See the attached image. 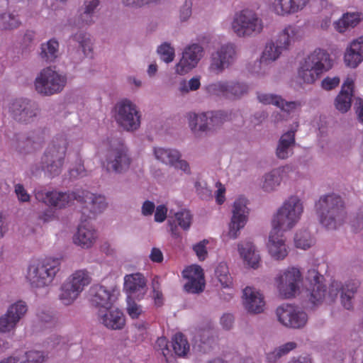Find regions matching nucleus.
<instances>
[{
    "mask_svg": "<svg viewBox=\"0 0 363 363\" xmlns=\"http://www.w3.org/2000/svg\"><path fill=\"white\" fill-rule=\"evenodd\" d=\"M99 5V0H86L84 11L80 15V21L84 25H90L94 22L93 13Z\"/></svg>",
    "mask_w": 363,
    "mask_h": 363,
    "instance_id": "c03bdc74",
    "label": "nucleus"
},
{
    "mask_svg": "<svg viewBox=\"0 0 363 363\" xmlns=\"http://www.w3.org/2000/svg\"><path fill=\"white\" fill-rule=\"evenodd\" d=\"M265 246L268 255L275 261L285 259L290 252V247L283 233L273 229L269 233Z\"/></svg>",
    "mask_w": 363,
    "mask_h": 363,
    "instance_id": "4468645a",
    "label": "nucleus"
},
{
    "mask_svg": "<svg viewBox=\"0 0 363 363\" xmlns=\"http://www.w3.org/2000/svg\"><path fill=\"white\" fill-rule=\"evenodd\" d=\"M242 301L245 310L250 314H260L266 308L263 294L255 287L247 286L243 289Z\"/></svg>",
    "mask_w": 363,
    "mask_h": 363,
    "instance_id": "aec40b11",
    "label": "nucleus"
},
{
    "mask_svg": "<svg viewBox=\"0 0 363 363\" xmlns=\"http://www.w3.org/2000/svg\"><path fill=\"white\" fill-rule=\"evenodd\" d=\"M257 99L263 104L274 105L288 113L294 111L301 106L299 101H288L279 95L270 93H258Z\"/></svg>",
    "mask_w": 363,
    "mask_h": 363,
    "instance_id": "c85d7f7f",
    "label": "nucleus"
},
{
    "mask_svg": "<svg viewBox=\"0 0 363 363\" xmlns=\"http://www.w3.org/2000/svg\"><path fill=\"white\" fill-rule=\"evenodd\" d=\"M44 352L38 350H30L26 352L24 358L20 359L21 363H43L46 359Z\"/></svg>",
    "mask_w": 363,
    "mask_h": 363,
    "instance_id": "4d7b16f0",
    "label": "nucleus"
},
{
    "mask_svg": "<svg viewBox=\"0 0 363 363\" xmlns=\"http://www.w3.org/2000/svg\"><path fill=\"white\" fill-rule=\"evenodd\" d=\"M284 50L276 41H269L266 43L259 61L255 62V67L251 72L257 76H264L267 74L266 67L277 60Z\"/></svg>",
    "mask_w": 363,
    "mask_h": 363,
    "instance_id": "f3484780",
    "label": "nucleus"
},
{
    "mask_svg": "<svg viewBox=\"0 0 363 363\" xmlns=\"http://www.w3.org/2000/svg\"><path fill=\"white\" fill-rule=\"evenodd\" d=\"M72 287L82 293L84 288L91 282L90 273L86 269H78L74 271L65 281Z\"/></svg>",
    "mask_w": 363,
    "mask_h": 363,
    "instance_id": "f704fd0d",
    "label": "nucleus"
},
{
    "mask_svg": "<svg viewBox=\"0 0 363 363\" xmlns=\"http://www.w3.org/2000/svg\"><path fill=\"white\" fill-rule=\"evenodd\" d=\"M175 220L184 230H188L193 221V215L187 209H182L174 213Z\"/></svg>",
    "mask_w": 363,
    "mask_h": 363,
    "instance_id": "603ef678",
    "label": "nucleus"
},
{
    "mask_svg": "<svg viewBox=\"0 0 363 363\" xmlns=\"http://www.w3.org/2000/svg\"><path fill=\"white\" fill-rule=\"evenodd\" d=\"M355 79L354 74L347 76L342 85L340 93L335 99V108L342 113L347 112L351 107Z\"/></svg>",
    "mask_w": 363,
    "mask_h": 363,
    "instance_id": "cd10ccee",
    "label": "nucleus"
},
{
    "mask_svg": "<svg viewBox=\"0 0 363 363\" xmlns=\"http://www.w3.org/2000/svg\"><path fill=\"white\" fill-rule=\"evenodd\" d=\"M180 151L170 147H153L152 155L159 162L172 167L180 157Z\"/></svg>",
    "mask_w": 363,
    "mask_h": 363,
    "instance_id": "72a5a7b5",
    "label": "nucleus"
},
{
    "mask_svg": "<svg viewBox=\"0 0 363 363\" xmlns=\"http://www.w3.org/2000/svg\"><path fill=\"white\" fill-rule=\"evenodd\" d=\"M340 79L339 77L328 76L325 77L320 83V86L323 89L326 91H330L335 89L340 84Z\"/></svg>",
    "mask_w": 363,
    "mask_h": 363,
    "instance_id": "680f3d73",
    "label": "nucleus"
},
{
    "mask_svg": "<svg viewBox=\"0 0 363 363\" xmlns=\"http://www.w3.org/2000/svg\"><path fill=\"white\" fill-rule=\"evenodd\" d=\"M66 84L65 74L57 71L55 67H47L37 74L33 86L38 94L50 96L62 91Z\"/></svg>",
    "mask_w": 363,
    "mask_h": 363,
    "instance_id": "6e6552de",
    "label": "nucleus"
},
{
    "mask_svg": "<svg viewBox=\"0 0 363 363\" xmlns=\"http://www.w3.org/2000/svg\"><path fill=\"white\" fill-rule=\"evenodd\" d=\"M58 216L55 210L52 208L46 209L39 215V220L43 223H49L57 219Z\"/></svg>",
    "mask_w": 363,
    "mask_h": 363,
    "instance_id": "774afa93",
    "label": "nucleus"
},
{
    "mask_svg": "<svg viewBox=\"0 0 363 363\" xmlns=\"http://www.w3.org/2000/svg\"><path fill=\"white\" fill-rule=\"evenodd\" d=\"M69 174L70 176L73 178L83 177L85 175V169L81 158H77L76 164L74 167L71 168Z\"/></svg>",
    "mask_w": 363,
    "mask_h": 363,
    "instance_id": "338daca9",
    "label": "nucleus"
},
{
    "mask_svg": "<svg viewBox=\"0 0 363 363\" xmlns=\"http://www.w3.org/2000/svg\"><path fill=\"white\" fill-rule=\"evenodd\" d=\"M172 167H174L176 169L180 170L186 175H190L191 174V166L186 160L182 159V155L181 152L179 158L175 161V163H174Z\"/></svg>",
    "mask_w": 363,
    "mask_h": 363,
    "instance_id": "e2e57ef3",
    "label": "nucleus"
},
{
    "mask_svg": "<svg viewBox=\"0 0 363 363\" xmlns=\"http://www.w3.org/2000/svg\"><path fill=\"white\" fill-rule=\"evenodd\" d=\"M60 265L59 258L47 257L34 260L28 267L26 279L34 290L46 289L52 284Z\"/></svg>",
    "mask_w": 363,
    "mask_h": 363,
    "instance_id": "20e7f679",
    "label": "nucleus"
},
{
    "mask_svg": "<svg viewBox=\"0 0 363 363\" xmlns=\"http://www.w3.org/2000/svg\"><path fill=\"white\" fill-rule=\"evenodd\" d=\"M264 23L254 9L245 7L236 11L230 23V32L238 38H249L262 33Z\"/></svg>",
    "mask_w": 363,
    "mask_h": 363,
    "instance_id": "423d86ee",
    "label": "nucleus"
},
{
    "mask_svg": "<svg viewBox=\"0 0 363 363\" xmlns=\"http://www.w3.org/2000/svg\"><path fill=\"white\" fill-rule=\"evenodd\" d=\"M294 242L296 247L307 250L315 244V239L307 230L300 229L296 232Z\"/></svg>",
    "mask_w": 363,
    "mask_h": 363,
    "instance_id": "ea45409f",
    "label": "nucleus"
},
{
    "mask_svg": "<svg viewBox=\"0 0 363 363\" xmlns=\"http://www.w3.org/2000/svg\"><path fill=\"white\" fill-rule=\"evenodd\" d=\"M323 277L315 269L308 271L306 280L310 286L308 291V300L313 305H319L323 302L330 303L337 297L340 290H342L340 298L344 308L349 310L352 307V298L354 293L359 287L357 281H350L344 286L338 281L333 280L328 285L327 289L322 284Z\"/></svg>",
    "mask_w": 363,
    "mask_h": 363,
    "instance_id": "f257e3e1",
    "label": "nucleus"
},
{
    "mask_svg": "<svg viewBox=\"0 0 363 363\" xmlns=\"http://www.w3.org/2000/svg\"><path fill=\"white\" fill-rule=\"evenodd\" d=\"M211 241V240L204 239L194 245L193 250L200 261H203L207 257V245H209Z\"/></svg>",
    "mask_w": 363,
    "mask_h": 363,
    "instance_id": "13d9d810",
    "label": "nucleus"
},
{
    "mask_svg": "<svg viewBox=\"0 0 363 363\" xmlns=\"http://www.w3.org/2000/svg\"><path fill=\"white\" fill-rule=\"evenodd\" d=\"M172 347L175 354L179 357L185 356L189 351V345L183 335L176 334L172 339Z\"/></svg>",
    "mask_w": 363,
    "mask_h": 363,
    "instance_id": "de8ad7c7",
    "label": "nucleus"
},
{
    "mask_svg": "<svg viewBox=\"0 0 363 363\" xmlns=\"http://www.w3.org/2000/svg\"><path fill=\"white\" fill-rule=\"evenodd\" d=\"M17 323L18 322L5 313L0 316V333H13L16 330Z\"/></svg>",
    "mask_w": 363,
    "mask_h": 363,
    "instance_id": "5fc2aeb1",
    "label": "nucleus"
},
{
    "mask_svg": "<svg viewBox=\"0 0 363 363\" xmlns=\"http://www.w3.org/2000/svg\"><path fill=\"white\" fill-rule=\"evenodd\" d=\"M248 221V218L233 215L228 224V236L232 239H236L242 229H243Z\"/></svg>",
    "mask_w": 363,
    "mask_h": 363,
    "instance_id": "79ce46f5",
    "label": "nucleus"
},
{
    "mask_svg": "<svg viewBox=\"0 0 363 363\" xmlns=\"http://www.w3.org/2000/svg\"><path fill=\"white\" fill-rule=\"evenodd\" d=\"M237 251L243 264L247 268L257 269L261 266V255L253 242L247 240L238 242Z\"/></svg>",
    "mask_w": 363,
    "mask_h": 363,
    "instance_id": "412c9836",
    "label": "nucleus"
},
{
    "mask_svg": "<svg viewBox=\"0 0 363 363\" xmlns=\"http://www.w3.org/2000/svg\"><path fill=\"white\" fill-rule=\"evenodd\" d=\"M303 277L300 269L289 267L281 271L274 279L278 295L284 299H290L301 294Z\"/></svg>",
    "mask_w": 363,
    "mask_h": 363,
    "instance_id": "1a4fd4ad",
    "label": "nucleus"
},
{
    "mask_svg": "<svg viewBox=\"0 0 363 363\" xmlns=\"http://www.w3.org/2000/svg\"><path fill=\"white\" fill-rule=\"evenodd\" d=\"M333 67L330 55L324 49L315 48L299 62L296 81L301 85L313 84Z\"/></svg>",
    "mask_w": 363,
    "mask_h": 363,
    "instance_id": "f03ea898",
    "label": "nucleus"
},
{
    "mask_svg": "<svg viewBox=\"0 0 363 363\" xmlns=\"http://www.w3.org/2000/svg\"><path fill=\"white\" fill-rule=\"evenodd\" d=\"M133 298H127V313L128 315L133 318L136 319L140 317L143 313V309L140 305L137 304L133 300Z\"/></svg>",
    "mask_w": 363,
    "mask_h": 363,
    "instance_id": "052dcab7",
    "label": "nucleus"
},
{
    "mask_svg": "<svg viewBox=\"0 0 363 363\" xmlns=\"http://www.w3.org/2000/svg\"><path fill=\"white\" fill-rule=\"evenodd\" d=\"M15 194L20 202H28L30 201V196L21 184L15 185Z\"/></svg>",
    "mask_w": 363,
    "mask_h": 363,
    "instance_id": "0e129e2a",
    "label": "nucleus"
},
{
    "mask_svg": "<svg viewBox=\"0 0 363 363\" xmlns=\"http://www.w3.org/2000/svg\"><path fill=\"white\" fill-rule=\"evenodd\" d=\"M303 38L301 28L294 25H288L285 26L278 34L276 42L284 50L289 48L296 41Z\"/></svg>",
    "mask_w": 363,
    "mask_h": 363,
    "instance_id": "7c9ffc66",
    "label": "nucleus"
},
{
    "mask_svg": "<svg viewBox=\"0 0 363 363\" xmlns=\"http://www.w3.org/2000/svg\"><path fill=\"white\" fill-rule=\"evenodd\" d=\"M99 322L110 330H121L125 325V318L121 310L113 306L99 309Z\"/></svg>",
    "mask_w": 363,
    "mask_h": 363,
    "instance_id": "5701e85b",
    "label": "nucleus"
},
{
    "mask_svg": "<svg viewBox=\"0 0 363 363\" xmlns=\"http://www.w3.org/2000/svg\"><path fill=\"white\" fill-rule=\"evenodd\" d=\"M236 58L235 45L230 43L223 44L211 54L209 70L216 74H221L234 64Z\"/></svg>",
    "mask_w": 363,
    "mask_h": 363,
    "instance_id": "f8f14e48",
    "label": "nucleus"
},
{
    "mask_svg": "<svg viewBox=\"0 0 363 363\" xmlns=\"http://www.w3.org/2000/svg\"><path fill=\"white\" fill-rule=\"evenodd\" d=\"M206 114H211L213 116L212 118L207 121L208 125L209 133L213 131L217 126L220 125L225 120L226 115L223 111L206 112Z\"/></svg>",
    "mask_w": 363,
    "mask_h": 363,
    "instance_id": "bf43d9fd",
    "label": "nucleus"
},
{
    "mask_svg": "<svg viewBox=\"0 0 363 363\" xmlns=\"http://www.w3.org/2000/svg\"><path fill=\"white\" fill-rule=\"evenodd\" d=\"M21 25L19 16L14 11H0V30L11 31L17 29Z\"/></svg>",
    "mask_w": 363,
    "mask_h": 363,
    "instance_id": "e433bc0d",
    "label": "nucleus"
},
{
    "mask_svg": "<svg viewBox=\"0 0 363 363\" xmlns=\"http://www.w3.org/2000/svg\"><path fill=\"white\" fill-rule=\"evenodd\" d=\"M205 89L210 96L228 98V81H219L210 84Z\"/></svg>",
    "mask_w": 363,
    "mask_h": 363,
    "instance_id": "09e8293b",
    "label": "nucleus"
},
{
    "mask_svg": "<svg viewBox=\"0 0 363 363\" xmlns=\"http://www.w3.org/2000/svg\"><path fill=\"white\" fill-rule=\"evenodd\" d=\"M91 301L99 309L108 308L118 299L119 291L116 289H107L105 286L96 285L90 289Z\"/></svg>",
    "mask_w": 363,
    "mask_h": 363,
    "instance_id": "b1692460",
    "label": "nucleus"
},
{
    "mask_svg": "<svg viewBox=\"0 0 363 363\" xmlns=\"http://www.w3.org/2000/svg\"><path fill=\"white\" fill-rule=\"evenodd\" d=\"M247 199L245 197L237 198L233 204L232 214L248 218L250 209L247 207Z\"/></svg>",
    "mask_w": 363,
    "mask_h": 363,
    "instance_id": "8fccbe9b",
    "label": "nucleus"
},
{
    "mask_svg": "<svg viewBox=\"0 0 363 363\" xmlns=\"http://www.w3.org/2000/svg\"><path fill=\"white\" fill-rule=\"evenodd\" d=\"M344 63L350 68H357L363 62V35L351 40L346 47Z\"/></svg>",
    "mask_w": 363,
    "mask_h": 363,
    "instance_id": "bb28decb",
    "label": "nucleus"
},
{
    "mask_svg": "<svg viewBox=\"0 0 363 363\" xmlns=\"http://www.w3.org/2000/svg\"><path fill=\"white\" fill-rule=\"evenodd\" d=\"M131 164V159L125 150H115L110 153L103 167L108 172L121 174L128 171Z\"/></svg>",
    "mask_w": 363,
    "mask_h": 363,
    "instance_id": "a878e982",
    "label": "nucleus"
},
{
    "mask_svg": "<svg viewBox=\"0 0 363 363\" xmlns=\"http://www.w3.org/2000/svg\"><path fill=\"white\" fill-rule=\"evenodd\" d=\"M123 290L127 298L142 300L147 293V279L139 272L126 274L123 278Z\"/></svg>",
    "mask_w": 363,
    "mask_h": 363,
    "instance_id": "a211bd4d",
    "label": "nucleus"
},
{
    "mask_svg": "<svg viewBox=\"0 0 363 363\" xmlns=\"http://www.w3.org/2000/svg\"><path fill=\"white\" fill-rule=\"evenodd\" d=\"M275 314L280 325L288 329H303L308 321V313L301 307L293 304L284 303L279 306Z\"/></svg>",
    "mask_w": 363,
    "mask_h": 363,
    "instance_id": "9b49d317",
    "label": "nucleus"
},
{
    "mask_svg": "<svg viewBox=\"0 0 363 363\" xmlns=\"http://www.w3.org/2000/svg\"><path fill=\"white\" fill-rule=\"evenodd\" d=\"M73 38L79 43L84 55L91 57L92 54V43L90 38L86 34L79 33L74 35Z\"/></svg>",
    "mask_w": 363,
    "mask_h": 363,
    "instance_id": "6e6d98bb",
    "label": "nucleus"
},
{
    "mask_svg": "<svg viewBox=\"0 0 363 363\" xmlns=\"http://www.w3.org/2000/svg\"><path fill=\"white\" fill-rule=\"evenodd\" d=\"M285 172V167L276 168L266 172L259 179V187L267 193L276 191L280 186Z\"/></svg>",
    "mask_w": 363,
    "mask_h": 363,
    "instance_id": "c756f323",
    "label": "nucleus"
},
{
    "mask_svg": "<svg viewBox=\"0 0 363 363\" xmlns=\"http://www.w3.org/2000/svg\"><path fill=\"white\" fill-rule=\"evenodd\" d=\"M310 0H268L269 10L278 16L297 13L308 4Z\"/></svg>",
    "mask_w": 363,
    "mask_h": 363,
    "instance_id": "4be33fe9",
    "label": "nucleus"
},
{
    "mask_svg": "<svg viewBox=\"0 0 363 363\" xmlns=\"http://www.w3.org/2000/svg\"><path fill=\"white\" fill-rule=\"evenodd\" d=\"M185 280L184 290L191 294L202 292L205 288L203 269L198 264H191L185 267L182 272Z\"/></svg>",
    "mask_w": 363,
    "mask_h": 363,
    "instance_id": "dca6fc26",
    "label": "nucleus"
},
{
    "mask_svg": "<svg viewBox=\"0 0 363 363\" xmlns=\"http://www.w3.org/2000/svg\"><path fill=\"white\" fill-rule=\"evenodd\" d=\"M40 58L47 62H54L59 56V43L52 38L40 45Z\"/></svg>",
    "mask_w": 363,
    "mask_h": 363,
    "instance_id": "4c0bfd02",
    "label": "nucleus"
},
{
    "mask_svg": "<svg viewBox=\"0 0 363 363\" xmlns=\"http://www.w3.org/2000/svg\"><path fill=\"white\" fill-rule=\"evenodd\" d=\"M118 125L126 131H135L140 126V113L137 105L128 99L118 101L113 109Z\"/></svg>",
    "mask_w": 363,
    "mask_h": 363,
    "instance_id": "9d476101",
    "label": "nucleus"
},
{
    "mask_svg": "<svg viewBox=\"0 0 363 363\" xmlns=\"http://www.w3.org/2000/svg\"><path fill=\"white\" fill-rule=\"evenodd\" d=\"M362 14L359 12H347L335 21V29L339 33H344L350 28L357 26L362 19Z\"/></svg>",
    "mask_w": 363,
    "mask_h": 363,
    "instance_id": "c9c22d12",
    "label": "nucleus"
},
{
    "mask_svg": "<svg viewBox=\"0 0 363 363\" xmlns=\"http://www.w3.org/2000/svg\"><path fill=\"white\" fill-rule=\"evenodd\" d=\"M67 150V141L65 139L62 138L55 141L43 156L40 168L35 166L31 167L32 174L37 176L41 171H44L50 177L59 174L64 163Z\"/></svg>",
    "mask_w": 363,
    "mask_h": 363,
    "instance_id": "0eeeda50",
    "label": "nucleus"
},
{
    "mask_svg": "<svg viewBox=\"0 0 363 363\" xmlns=\"http://www.w3.org/2000/svg\"><path fill=\"white\" fill-rule=\"evenodd\" d=\"M35 198L48 205L57 208H63L69 206L74 200H81L75 193H62L57 191L39 190L35 191Z\"/></svg>",
    "mask_w": 363,
    "mask_h": 363,
    "instance_id": "6ab92c4d",
    "label": "nucleus"
},
{
    "mask_svg": "<svg viewBox=\"0 0 363 363\" xmlns=\"http://www.w3.org/2000/svg\"><path fill=\"white\" fill-rule=\"evenodd\" d=\"M84 202L94 213L101 212L107 206L106 198L102 195L86 193L84 196Z\"/></svg>",
    "mask_w": 363,
    "mask_h": 363,
    "instance_id": "58836bf2",
    "label": "nucleus"
},
{
    "mask_svg": "<svg viewBox=\"0 0 363 363\" xmlns=\"http://www.w3.org/2000/svg\"><path fill=\"white\" fill-rule=\"evenodd\" d=\"M303 211L302 199L297 195L289 196L273 214L272 229L282 233L292 230L300 221Z\"/></svg>",
    "mask_w": 363,
    "mask_h": 363,
    "instance_id": "7ed1b4c3",
    "label": "nucleus"
},
{
    "mask_svg": "<svg viewBox=\"0 0 363 363\" xmlns=\"http://www.w3.org/2000/svg\"><path fill=\"white\" fill-rule=\"evenodd\" d=\"M9 112L13 120L25 123L33 121L38 113L35 107L23 98L11 100L9 104Z\"/></svg>",
    "mask_w": 363,
    "mask_h": 363,
    "instance_id": "2eb2a0df",
    "label": "nucleus"
},
{
    "mask_svg": "<svg viewBox=\"0 0 363 363\" xmlns=\"http://www.w3.org/2000/svg\"><path fill=\"white\" fill-rule=\"evenodd\" d=\"M192 2L191 0H186L180 9L179 18L182 21H187L191 16Z\"/></svg>",
    "mask_w": 363,
    "mask_h": 363,
    "instance_id": "69168bd1",
    "label": "nucleus"
},
{
    "mask_svg": "<svg viewBox=\"0 0 363 363\" xmlns=\"http://www.w3.org/2000/svg\"><path fill=\"white\" fill-rule=\"evenodd\" d=\"M319 222L327 230H336L346 220V213L340 197L330 194L321 196L315 203Z\"/></svg>",
    "mask_w": 363,
    "mask_h": 363,
    "instance_id": "39448f33",
    "label": "nucleus"
},
{
    "mask_svg": "<svg viewBox=\"0 0 363 363\" xmlns=\"http://www.w3.org/2000/svg\"><path fill=\"white\" fill-rule=\"evenodd\" d=\"M215 277L223 288H232L233 285L228 267L225 263H220L216 268Z\"/></svg>",
    "mask_w": 363,
    "mask_h": 363,
    "instance_id": "a19ab883",
    "label": "nucleus"
},
{
    "mask_svg": "<svg viewBox=\"0 0 363 363\" xmlns=\"http://www.w3.org/2000/svg\"><path fill=\"white\" fill-rule=\"evenodd\" d=\"M204 55V50L201 45L192 43L186 46L182 57L174 66L175 74L185 75L194 69Z\"/></svg>",
    "mask_w": 363,
    "mask_h": 363,
    "instance_id": "ddd939ff",
    "label": "nucleus"
},
{
    "mask_svg": "<svg viewBox=\"0 0 363 363\" xmlns=\"http://www.w3.org/2000/svg\"><path fill=\"white\" fill-rule=\"evenodd\" d=\"M211 118L213 120L211 114L190 113L188 115L189 126L195 135L207 134L209 133L207 121Z\"/></svg>",
    "mask_w": 363,
    "mask_h": 363,
    "instance_id": "473e14b6",
    "label": "nucleus"
},
{
    "mask_svg": "<svg viewBox=\"0 0 363 363\" xmlns=\"http://www.w3.org/2000/svg\"><path fill=\"white\" fill-rule=\"evenodd\" d=\"M80 294L65 281L62 286L60 299L64 305L69 306L77 299Z\"/></svg>",
    "mask_w": 363,
    "mask_h": 363,
    "instance_id": "a18cd8bd",
    "label": "nucleus"
},
{
    "mask_svg": "<svg viewBox=\"0 0 363 363\" xmlns=\"http://www.w3.org/2000/svg\"><path fill=\"white\" fill-rule=\"evenodd\" d=\"M201 86V77L196 76L189 80H182L179 82L178 89L182 94L198 90Z\"/></svg>",
    "mask_w": 363,
    "mask_h": 363,
    "instance_id": "864d4df0",
    "label": "nucleus"
},
{
    "mask_svg": "<svg viewBox=\"0 0 363 363\" xmlns=\"http://www.w3.org/2000/svg\"><path fill=\"white\" fill-rule=\"evenodd\" d=\"M157 52L160 59L165 63L172 62L175 57V50L169 43L164 42L157 48Z\"/></svg>",
    "mask_w": 363,
    "mask_h": 363,
    "instance_id": "3c124183",
    "label": "nucleus"
},
{
    "mask_svg": "<svg viewBox=\"0 0 363 363\" xmlns=\"http://www.w3.org/2000/svg\"><path fill=\"white\" fill-rule=\"evenodd\" d=\"M28 308L26 303L23 301H18L11 304L6 313L13 318L16 322L19 320L26 315Z\"/></svg>",
    "mask_w": 363,
    "mask_h": 363,
    "instance_id": "49530a36",
    "label": "nucleus"
},
{
    "mask_svg": "<svg viewBox=\"0 0 363 363\" xmlns=\"http://www.w3.org/2000/svg\"><path fill=\"white\" fill-rule=\"evenodd\" d=\"M249 90V86L244 82L238 81L228 82V98L237 99L245 95Z\"/></svg>",
    "mask_w": 363,
    "mask_h": 363,
    "instance_id": "37998d69",
    "label": "nucleus"
},
{
    "mask_svg": "<svg viewBox=\"0 0 363 363\" xmlns=\"http://www.w3.org/2000/svg\"><path fill=\"white\" fill-rule=\"evenodd\" d=\"M98 237L95 228L89 223L83 222L79 225L73 235V242L82 249L88 250L94 245Z\"/></svg>",
    "mask_w": 363,
    "mask_h": 363,
    "instance_id": "393cba45",
    "label": "nucleus"
},
{
    "mask_svg": "<svg viewBox=\"0 0 363 363\" xmlns=\"http://www.w3.org/2000/svg\"><path fill=\"white\" fill-rule=\"evenodd\" d=\"M298 126L296 122L288 131L281 135L276 150L277 156L280 159H286L292 153V147L295 144V133Z\"/></svg>",
    "mask_w": 363,
    "mask_h": 363,
    "instance_id": "2f4dec72",
    "label": "nucleus"
}]
</instances>
